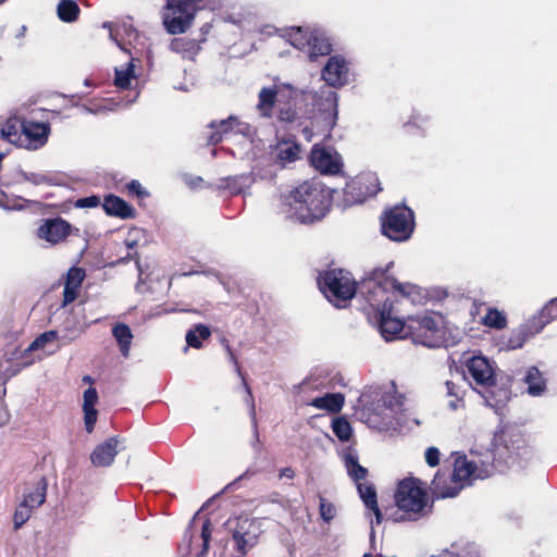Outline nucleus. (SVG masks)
<instances>
[{"label":"nucleus","mask_w":557,"mask_h":557,"mask_svg":"<svg viewBox=\"0 0 557 557\" xmlns=\"http://www.w3.org/2000/svg\"><path fill=\"white\" fill-rule=\"evenodd\" d=\"M102 109H103L102 102H99L97 104H91V103L90 104H84L82 107V110L84 112H88V113H92V114L100 113L102 111Z\"/></svg>","instance_id":"58"},{"label":"nucleus","mask_w":557,"mask_h":557,"mask_svg":"<svg viewBox=\"0 0 557 557\" xmlns=\"http://www.w3.org/2000/svg\"><path fill=\"white\" fill-rule=\"evenodd\" d=\"M539 313L547 320L548 323L557 319V297L552 298Z\"/></svg>","instance_id":"51"},{"label":"nucleus","mask_w":557,"mask_h":557,"mask_svg":"<svg viewBox=\"0 0 557 557\" xmlns=\"http://www.w3.org/2000/svg\"><path fill=\"white\" fill-rule=\"evenodd\" d=\"M311 33H314V30L304 27H292L286 30L284 37L298 50L306 51L311 39Z\"/></svg>","instance_id":"32"},{"label":"nucleus","mask_w":557,"mask_h":557,"mask_svg":"<svg viewBox=\"0 0 557 557\" xmlns=\"http://www.w3.org/2000/svg\"><path fill=\"white\" fill-rule=\"evenodd\" d=\"M524 382L531 396H541L546 389L545 379L536 367H531L528 370Z\"/></svg>","instance_id":"33"},{"label":"nucleus","mask_w":557,"mask_h":557,"mask_svg":"<svg viewBox=\"0 0 557 557\" xmlns=\"http://www.w3.org/2000/svg\"><path fill=\"white\" fill-rule=\"evenodd\" d=\"M48 482L46 478L41 476L36 483L34 490L24 494L22 503L27 505L33 510L41 506L46 500Z\"/></svg>","instance_id":"29"},{"label":"nucleus","mask_w":557,"mask_h":557,"mask_svg":"<svg viewBox=\"0 0 557 557\" xmlns=\"http://www.w3.org/2000/svg\"><path fill=\"white\" fill-rule=\"evenodd\" d=\"M332 430L341 442L350 440L352 429L348 420L344 417H337L332 421Z\"/></svg>","instance_id":"42"},{"label":"nucleus","mask_w":557,"mask_h":557,"mask_svg":"<svg viewBox=\"0 0 557 557\" xmlns=\"http://www.w3.org/2000/svg\"><path fill=\"white\" fill-rule=\"evenodd\" d=\"M126 449L125 438L116 435L107 438V467H109L114 457Z\"/></svg>","instance_id":"41"},{"label":"nucleus","mask_w":557,"mask_h":557,"mask_svg":"<svg viewBox=\"0 0 557 557\" xmlns=\"http://www.w3.org/2000/svg\"><path fill=\"white\" fill-rule=\"evenodd\" d=\"M393 265L394 262L391 261L384 268L379 267L372 269L366 273L359 285L360 293L376 311L379 327L382 336L386 341L393 339L404 329V322L392 315L393 304L386 294L388 292H398L412 302L420 297L418 286L410 283H399L389 274V269Z\"/></svg>","instance_id":"1"},{"label":"nucleus","mask_w":557,"mask_h":557,"mask_svg":"<svg viewBox=\"0 0 557 557\" xmlns=\"http://www.w3.org/2000/svg\"><path fill=\"white\" fill-rule=\"evenodd\" d=\"M134 67L135 65L133 58L129 59L125 67H116L114 85L122 89L129 87L132 79L135 78Z\"/></svg>","instance_id":"37"},{"label":"nucleus","mask_w":557,"mask_h":557,"mask_svg":"<svg viewBox=\"0 0 557 557\" xmlns=\"http://www.w3.org/2000/svg\"><path fill=\"white\" fill-rule=\"evenodd\" d=\"M440 450L436 447H429L425 450V461L430 467H435L440 463Z\"/></svg>","instance_id":"56"},{"label":"nucleus","mask_w":557,"mask_h":557,"mask_svg":"<svg viewBox=\"0 0 557 557\" xmlns=\"http://www.w3.org/2000/svg\"><path fill=\"white\" fill-rule=\"evenodd\" d=\"M373 394H375V396H380L379 401L387 409L396 411L401 407L400 396L392 391L381 393L380 389L375 388Z\"/></svg>","instance_id":"43"},{"label":"nucleus","mask_w":557,"mask_h":557,"mask_svg":"<svg viewBox=\"0 0 557 557\" xmlns=\"http://www.w3.org/2000/svg\"><path fill=\"white\" fill-rule=\"evenodd\" d=\"M126 187H127V190H128V193H129L131 195H135V196H137L138 198H140V199H144V198L149 197V193H148V190H146V189L141 186V184H140L138 181H136V180L131 181V182L126 185Z\"/></svg>","instance_id":"55"},{"label":"nucleus","mask_w":557,"mask_h":557,"mask_svg":"<svg viewBox=\"0 0 557 557\" xmlns=\"http://www.w3.org/2000/svg\"><path fill=\"white\" fill-rule=\"evenodd\" d=\"M211 335L209 327L198 324L195 329L189 330L186 334V343L194 348L201 347V341L207 339Z\"/></svg>","instance_id":"39"},{"label":"nucleus","mask_w":557,"mask_h":557,"mask_svg":"<svg viewBox=\"0 0 557 557\" xmlns=\"http://www.w3.org/2000/svg\"><path fill=\"white\" fill-rule=\"evenodd\" d=\"M320 290L335 307H345L357 293V285L351 274L343 269H331L318 277Z\"/></svg>","instance_id":"4"},{"label":"nucleus","mask_w":557,"mask_h":557,"mask_svg":"<svg viewBox=\"0 0 557 557\" xmlns=\"http://www.w3.org/2000/svg\"><path fill=\"white\" fill-rule=\"evenodd\" d=\"M319 512L323 521L330 522L336 516V508L327 499H325L324 497H320Z\"/></svg>","instance_id":"49"},{"label":"nucleus","mask_w":557,"mask_h":557,"mask_svg":"<svg viewBox=\"0 0 557 557\" xmlns=\"http://www.w3.org/2000/svg\"><path fill=\"white\" fill-rule=\"evenodd\" d=\"M111 332L119 351L124 358H128L134 338L131 327L125 323L117 322L112 326Z\"/></svg>","instance_id":"25"},{"label":"nucleus","mask_w":557,"mask_h":557,"mask_svg":"<svg viewBox=\"0 0 557 557\" xmlns=\"http://www.w3.org/2000/svg\"><path fill=\"white\" fill-rule=\"evenodd\" d=\"M395 503L399 510L408 515L422 513L426 505L424 484L417 479L403 480L395 493Z\"/></svg>","instance_id":"8"},{"label":"nucleus","mask_w":557,"mask_h":557,"mask_svg":"<svg viewBox=\"0 0 557 557\" xmlns=\"http://www.w3.org/2000/svg\"><path fill=\"white\" fill-rule=\"evenodd\" d=\"M101 199L99 196L92 195L84 198H78L74 202L75 208L79 209H88V208H96L100 205Z\"/></svg>","instance_id":"52"},{"label":"nucleus","mask_w":557,"mask_h":557,"mask_svg":"<svg viewBox=\"0 0 557 557\" xmlns=\"http://www.w3.org/2000/svg\"><path fill=\"white\" fill-rule=\"evenodd\" d=\"M84 278L85 271L82 268L72 267L67 271L64 280L62 307L70 305L77 298Z\"/></svg>","instance_id":"21"},{"label":"nucleus","mask_w":557,"mask_h":557,"mask_svg":"<svg viewBox=\"0 0 557 557\" xmlns=\"http://www.w3.org/2000/svg\"><path fill=\"white\" fill-rule=\"evenodd\" d=\"M255 178L251 173L239 174L235 176L223 177L219 180L218 188L226 189L232 195L244 194L253 184Z\"/></svg>","instance_id":"23"},{"label":"nucleus","mask_w":557,"mask_h":557,"mask_svg":"<svg viewBox=\"0 0 557 557\" xmlns=\"http://www.w3.org/2000/svg\"><path fill=\"white\" fill-rule=\"evenodd\" d=\"M226 529L232 533L233 541L239 557L252 548L260 534L259 524L248 517H235L225 522Z\"/></svg>","instance_id":"9"},{"label":"nucleus","mask_w":557,"mask_h":557,"mask_svg":"<svg viewBox=\"0 0 557 557\" xmlns=\"http://www.w3.org/2000/svg\"><path fill=\"white\" fill-rule=\"evenodd\" d=\"M297 116L296 110L290 106L281 107L277 111V119L281 122L292 123Z\"/></svg>","instance_id":"54"},{"label":"nucleus","mask_w":557,"mask_h":557,"mask_svg":"<svg viewBox=\"0 0 557 557\" xmlns=\"http://www.w3.org/2000/svg\"><path fill=\"white\" fill-rule=\"evenodd\" d=\"M32 511L33 509L22 502L18 504L13 516L15 530L20 529L30 518Z\"/></svg>","instance_id":"48"},{"label":"nucleus","mask_w":557,"mask_h":557,"mask_svg":"<svg viewBox=\"0 0 557 557\" xmlns=\"http://www.w3.org/2000/svg\"><path fill=\"white\" fill-rule=\"evenodd\" d=\"M484 400V405L494 410L497 416H503L510 392L506 387H498L493 383L490 387L478 391Z\"/></svg>","instance_id":"20"},{"label":"nucleus","mask_w":557,"mask_h":557,"mask_svg":"<svg viewBox=\"0 0 557 557\" xmlns=\"http://www.w3.org/2000/svg\"><path fill=\"white\" fill-rule=\"evenodd\" d=\"M330 205V190L319 182L306 181L283 197L281 212L286 219L307 224L324 218Z\"/></svg>","instance_id":"3"},{"label":"nucleus","mask_w":557,"mask_h":557,"mask_svg":"<svg viewBox=\"0 0 557 557\" xmlns=\"http://www.w3.org/2000/svg\"><path fill=\"white\" fill-rule=\"evenodd\" d=\"M109 37L115 48L129 53V47L137 38L136 29L129 18L116 23H107Z\"/></svg>","instance_id":"13"},{"label":"nucleus","mask_w":557,"mask_h":557,"mask_svg":"<svg viewBox=\"0 0 557 557\" xmlns=\"http://www.w3.org/2000/svg\"><path fill=\"white\" fill-rule=\"evenodd\" d=\"M282 88L293 89L289 84H280L260 89L258 94L257 110L261 117L269 119L273 115V109L282 92Z\"/></svg>","instance_id":"19"},{"label":"nucleus","mask_w":557,"mask_h":557,"mask_svg":"<svg viewBox=\"0 0 557 557\" xmlns=\"http://www.w3.org/2000/svg\"><path fill=\"white\" fill-rule=\"evenodd\" d=\"M332 51V45L329 38L321 32L311 33V39L306 49L309 61L315 62L319 57L329 55Z\"/></svg>","instance_id":"24"},{"label":"nucleus","mask_w":557,"mask_h":557,"mask_svg":"<svg viewBox=\"0 0 557 557\" xmlns=\"http://www.w3.org/2000/svg\"><path fill=\"white\" fill-rule=\"evenodd\" d=\"M16 182H29L35 186L47 185L50 183V178L42 173L25 172L20 170L17 172Z\"/></svg>","instance_id":"44"},{"label":"nucleus","mask_w":557,"mask_h":557,"mask_svg":"<svg viewBox=\"0 0 557 557\" xmlns=\"http://www.w3.org/2000/svg\"><path fill=\"white\" fill-rule=\"evenodd\" d=\"M136 245V240H126L125 242V249H126V255L121 257L119 260L116 261H111V262H107V265H114L119 262H123L125 260H128L132 258V253H131V249H133Z\"/></svg>","instance_id":"57"},{"label":"nucleus","mask_w":557,"mask_h":557,"mask_svg":"<svg viewBox=\"0 0 557 557\" xmlns=\"http://www.w3.org/2000/svg\"><path fill=\"white\" fill-rule=\"evenodd\" d=\"M322 79L327 86L339 88L349 82V64L347 60L339 54L332 55L321 72Z\"/></svg>","instance_id":"11"},{"label":"nucleus","mask_w":557,"mask_h":557,"mask_svg":"<svg viewBox=\"0 0 557 557\" xmlns=\"http://www.w3.org/2000/svg\"><path fill=\"white\" fill-rule=\"evenodd\" d=\"M380 190L381 187L379 186L377 177L375 175L369 174L359 176L348 183L345 188V194L346 196H354L355 193L358 191L352 202H363L367 197L374 196Z\"/></svg>","instance_id":"15"},{"label":"nucleus","mask_w":557,"mask_h":557,"mask_svg":"<svg viewBox=\"0 0 557 557\" xmlns=\"http://www.w3.org/2000/svg\"><path fill=\"white\" fill-rule=\"evenodd\" d=\"M50 134V125L44 122L22 121L20 147L37 150L44 147Z\"/></svg>","instance_id":"10"},{"label":"nucleus","mask_w":557,"mask_h":557,"mask_svg":"<svg viewBox=\"0 0 557 557\" xmlns=\"http://www.w3.org/2000/svg\"><path fill=\"white\" fill-rule=\"evenodd\" d=\"M357 490L360 498L362 499L364 506L369 508L375 515L376 522H381V511L376 500V492L374 486L368 482H358L356 483Z\"/></svg>","instance_id":"28"},{"label":"nucleus","mask_w":557,"mask_h":557,"mask_svg":"<svg viewBox=\"0 0 557 557\" xmlns=\"http://www.w3.org/2000/svg\"><path fill=\"white\" fill-rule=\"evenodd\" d=\"M467 369L476 386L490 387L495 383V372L487 358L473 356L467 361Z\"/></svg>","instance_id":"14"},{"label":"nucleus","mask_w":557,"mask_h":557,"mask_svg":"<svg viewBox=\"0 0 557 557\" xmlns=\"http://www.w3.org/2000/svg\"><path fill=\"white\" fill-rule=\"evenodd\" d=\"M212 128H221V131L213 132L209 137V143L215 145L223 140L224 135L230 133L240 134L245 137L251 136V127L249 124L239 121L234 116H230L227 120H222L219 123L212 122L210 124Z\"/></svg>","instance_id":"16"},{"label":"nucleus","mask_w":557,"mask_h":557,"mask_svg":"<svg viewBox=\"0 0 557 557\" xmlns=\"http://www.w3.org/2000/svg\"><path fill=\"white\" fill-rule=\"evenodd\" d=\"M530 338L527 329L521 325L513 329L508 335H503L500 339L502 349L513 350L522 348L524 343Z\"/></svg>","instance_id":"31"},{"label":"nucleus","mask_w":557,"mask_h":557,"mask_svg":"<svg viewBox=\"0 0 557 557\" xmlns=\"http://www.w3.org/2000/svg\"><path fill=\"white\" fill-rule=\"evenodd\" d=\"M107 215L123 220L136 218V209L115 195H107Z\"/></svg>","instance_id":"26"},{"label":"nucleus","mask_w":557,"mask_h":557,"mask_svg":"<svg viewBox=\"0 0 557 557\" xmlns=\"http://www.w3.org/2000/svg\"><path fill=\"white\" fill-rule=\"evenodd\" d=\"M21 132L22 122L16 117L7 120L0 131L1 137L16 147H20Z\"/></svg>","instance_id":"35"},{"label":"nucleus","mask_w":557,"mask_h":557,"mask_svg":"<svg viewBox=\"0 0 557 557\" xmlns=\"http://www.w3.org/2000/svg\"><path fill=\"white\" fill-rule=\"evenodd\" d=\"M252 431L255 432V429H253V428H252ZM259 442H260V440L258 438V441H257V440H256V436L253 435V440H252V442H251V445H252V447H253L256 450H258V451L260 450Z\"/></svg>","instance_id":"62"},{"label":"nucleus","mask_w":557,"mask_h":557,"mask_svg":"<svg viewBox=\"0 0 557 557\" xmlns=\"http://www.w3.org/2000/svg\"><path fill=\"white\" fill-rule=\"evenodd\" d=\"M345 397L341 393H327L321 397L313 398L309 405L321 410L335 413L342 410Z\"/></svg>","instance_id":"27"},{"label":"nucleus","mask_w":557,"mask_h":557,"mask_svg":"<svg viewBox=\"0 0 557 557\" xmlns=\"http://www.w3.org/2000/svg\"><path fill=\"white\" fill-rule=\"evenodd\" d=\"M211 528H210V521L207 519L203 521L201 527V541H202V548L199 553L196 554V557H207L210 540H211Z\"/></svg>","instance_id":"50"},{"label":"nucleus","mask_w":557,"mask_h":557,"mask_svg":"<svg viewBox=\"0 0 557 557\" xmlns=\"http://www.w3.org/2000/svg\"><path fill=\"white\" fill-rule=\"evenodd\" d=\"M344 461L347 473L355 483L366 479L368 470L359 463L356 455L347 453L344 457Z\"/></svg>","instance_id":"36"},{"label":"nucleus","mask_w":557,"mask_h":557,"mask_svg":"<svg viewBox=\"0 0 557 557\" xmlns=\"http://www.w3.org/2000/svg\"><path fill=\"white\" fill-rule=\"evenodd\" d=\"M496 453L487 449L479 453L470 451V457L462 456L455 460V468L451 478L437 472L431 483V491L436 498L455 497L473 480H483L491 476L495 469Z\"/></svg>","instance_id":"2"},{"label":"nucleus","mask_w":557,"mask_h":557,"mask_svg":"<svg viewBox=\"0 0 557 557\" xmlns=\"http://www.w3.org/2000/svg\"><path fill=\"white\" fill-rule=\"evenodd\" d=\"M98 400L96 388L89 387L84 392L83 411H84V425L87 433H92L97 422L98 412L95 405Z\"/></svg>","instance_id":"22"},{"label":"nucleus","mask_w":557,"mask_h":557,"mask_svg":"<svg viewBox=\"0 0 557 557\" xmlns=\"http://www.w3.org/2000/svg\"><path fill=\"white\" fill-rule=\"evenodd\" d=\"M413 211L403 205H397L381 216L382 234L394 242L408 240L414 230Z\"/></svg>","instance_id":"6"},{"label":"nucleus","mask_w":557,"mask_h":557,"mask_svg":"<svg viewBox=\"0 0 557 557\" xmlns=\"http://www.w3.org/2000/svg\"><path fill=\"white\" fill-rule=\"evenodd\" d=\"M310 161L314 169L322 174H337L343 166L342 158L336 151L319 148L317 145L312 148Z\"/></svg>","instance_id":"12"},{"label":"nucleus","mask_w":557,"mask_h":557,"mask_svg":"<svg viewBox=\"0 0 557 557\" xmlns=\"http://www.w3.org/2000/svg\"><path fill=\"white\" fill-rule=\"evenodd\" d=\"M202 182V178L201 177H196L191 183L190 185L193 187H196L198 183H201Z\"/></svg>","instance_id":"64"},{"label":"nucleus","mask_w":557,"mask_h":557,"mask_svg":"<svg viewBox=\"0 0 557 557\" xmlns=\"http://www.w3.org/2000/svg\"><path fill=\"white\" fill-rule=\"evenodd\" d=\"M482 323L488 327L502 330L507 325V319L504 312L488 308L486 314L482 318Z\"/></svg>","instance_id":"40"},{"label":"nucleus","mask_w":557,"mask_h":557,"mask_svg":"<svg viewBox=\"0 0 557 557\" xmlns=\"http://www.w3.org/2000/svg\"><path fill=\"white\" fill-rule=\"evenodd\" d=\"M170 49L184 59H193L199 51V45L194 39L174 38L170 44Z\"/></svg>","instance_id":"34"},{"label":"nucleus","mask_w":557,"mask_h":557,"mask_svg":"<svg viewBox=\"0 0 557 557\" xmlns=\"http://www.w3.org/2000/svg\"><path fill=\"white\" fill-rule=\"evenodd\" d=\"M323 100L321 103H318V112L313 115L311 120V126H306L304 128V135L307 140H312L313 137H320L321 139H326L331 136V131L336 124L337 121V107H338V96L333 90L323 91Z\"/></svg>","instance_id":"5"},{"label":"nucleus","mask_w":557,"mask_h":557,"mask_svg":"<svg viewBox=\"0 0 557 557\" xmlns=\"http://www.w3.org/2000/svg\"><path fill=\"white\" fill-rule=\"evenodd\" d=\"M445 385H446V391H447V395H448V396H453V397H454V396H457V395H458V393H457V386H456L453 382L447 381V382L445 383Z\"/></svg>","instance_id":"59"},{"label":"nucleus","mask_w":557,"mask_h":557,"mask_svg":"<svg viewBox=\"0 0 557 557\" xmlns=\"http://www.w3.org/2000/svg\"><path fill=\"white\" fill-rule=\"evenodd\" d=\"M113 104H115V102H113L112 99L107 98V104H106L107 110H111Z\"/></svg>","instance_id":"63"},{"label":"nucleus","mask_w":557,"mask_h":557,"mask_svg":"<svg viewBox=\"0 0 557 557\" xmlns=\"http://www.w3.org/2000/svg\"><path fill=\"white\" fill-rule=\"evenodd\" d=\"M299 147L296 144H283L277 147V157L284 162H292L297 159Z\"/></svg>","instance_id":"47"},{"label":"nucleus","mask_w":557,"mask_h":557,"mask_svg":"<svg viewBox=\"0 0 557 557\" xmlns=\"http://www.w3.org/2000/svg\"><path fill=\"white\" fill-rule=\"evenodd\" d=\"M226 350H227V354H228V358H230V361L233 362L234 367H235V370L236 372L238 373L239 376H242V380H243V384H244V387H245V391H246V394H247V397H246V404L248 405L249 407V416H250V419H251V424H252V428L255 429V436H256V440L258 441V425H257V418H256V406H255V399H253V396L251 394V389L250 387L248 386L247 382L245 381L242 372H240V368H239V364L231 349V347L227 345L226 346Z\"/></svg>","instance_id":"30"},{"label":"nucleus","mask_w":557,"mask_h":557,"mask_svg":"<svg viewBox=\"0 0 557 557\" xmlns=\"http://www.w3.org/2000/svg\"><path fill=\"white\" fill-rule=\"evenodd\" d=\"M90 462L95 467L104 466V444H98L90 454Z\"/></svg>","instance_id":"53"},{"label":"nucleus","mask_w":557,"mask_h":557,"mask_svg":"<svg viewBox=\"0 0 557 557\" xmlns=\"http://www.w3.org/2000/svg\"><path fill=\"white\" fill-rule=\"evenodd\" d=\"M202 0H168L163 24L170 34H182L191 24Z\"/></svg>","instance_id":"7"},{"label":"nucleus","mask_w":557,"mask_h":557,"mask_svg":"<svg viewBox=\"0 0 557 557\" xmlns=\"http://www.w3.org/2000/svg\"><path fill=\"white\" fill-rule=\"evenodd\" d=\"M548 324L539 312L532 315L525 323L521 324L523 329H527L530 338L539 334Z\"/></svg>","instance_id":"46"},{"label":"nucleus","mask_w":557,"mask_h":557,"mask_svg":"<svg viewBox=\"0 0 557 557\" xmlns=\"http://www.w3.org/2000/svg\"><path fill=\"white\" fill-rule=\"evenodd\" d=\"M280 476L281 478L286 476V478L292 479L294 476V471L292 468H284L281 470Z\"/></svg>","instance_id":"61"},{"label":"nucleus","mask_w":557,"mask_h":557,"mask_svg":"<svg viewBox=\"0 0 557 557\" xmlns=\"http://www.w3.org/2000/svg\"><path fill=\"white\" fill-rule=\"evenodd\" d=\"M58 16L61 21L71 23L77 18L79 8L73 0H62L57 8Z\"/></svg>","instance_id":"38"},{"label":"nucleus","mask_w":557,"mask_h":557,"mask_svg":"<svg viewBox=\"0 0 557 557\" xmlns=\"http://www.w3.org/2000/svg\"><path fill=\"white\" fill-rule=\"evenodd\" d=\"M71 225L61 218L48 219L39 226L37 235L51 244L63 240L70 233Z\"/></svg>","instance_id":"18"},{"label":"nucleus","mask_w":557,"mask_h":557,"mask_svg":"<svg viewBox=\"0 0 557 557\" xmlns=\"http://www.w3.org/2000/svg\"><path fill=\"white\" fill-rule=\"evenodd\" d=\"M58 338L57 331H48L36 337L28 346L27 351L45 349L48 345L54 343Z\"/></svg>","instance_id":"45"},{"label":"nucleus","mask_w":557,"mask_h":557,"mask_svg":"<svg viewBox=\"0 0 557 557\" xmlns=\"http://www.w3.org/2000/svg\"><path fill=\"white\" fill-rule=\"evenodd\" d=\"M418 323V332L424 337L421 343L428 347H440L443 343L441 318L425 314L419 318Z\"/></svg>","instance_id":"17"},{"label":"nucleus","mask_w":557,"mask_h":557,"mask_svg":"<svg viewBox=\"0 0 557 557\" xmlns=\"http://www.w3.org/2000/svg\"><path fill=\"white\" fill-rule=\"evenodd\" d=\"M455 398L451 399L449 403H448V407L451 409V410H457L459 408V405L461 403V399L457 396H454Z\"/></svg>","instance_id":"60"}]
</instances>
